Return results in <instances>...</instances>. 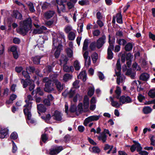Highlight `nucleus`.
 Returning a JSON list of instances; mask_svg holds the SVG:
<instances>
[{"mask_svg":"<svg viewBox=\"0 0 155 155\" xmlns=\"http://www.w3.org/2000/svg\"><path fill=\"white\" fill-rule=\"evenodd\" d=\"M63 69L64 71L66 72H72L74 70L73 66H71L69 67L66 65H63Z\"/></svg>","mask_w":155,"mask_h":155,"instance_id":"2eb2a0df","label":"nucleus"},{"mask_svg":"<svg viewBox=\"0 0 155 155\" xmlns=\"http://www.w3.org/2000/svg\"><path fill=\"white\" fill-rule=\"evenodd\" d=\"M87 140L89 143L93 145L96 146L97 145V143L94 141L90 137H88L87 138Z\"/></svg>","mask_w":155,"mask_h":155,"instance_id":"0e129e2a","label":"nucleus"},{"mask_svg":"<svg viewBox=\"0 0 155 155\" xmlns=\"http://www.w3.org/2000/svg\"><path fill=\"white\" fill-rule=\"evenodd\" d=\"M36 95L38 94L40 96H43L44 94V93L41 90V88L38 87L35 90Z\"/></svg>","mask_w":155,"mask_h":155,"instance_id":"a19ab883","label":"nucleus"},{"mask_svg":"<svg viewBox=\"0 0 155 155\" xmlns=\"http://www.w3.org/2000/svg\"><path fill=\"white\" fill-rule=\"evenodd\" d=\"M43 103L44 104L48 106H50L51 105L50 101L47 99H45L43 101Z\"/></svg>","mask_w":155,"mask_h":155,"instance_id":"69168bd1","label":"nucleus"},{"mask_svg":"<svg viewBox=\"0 0 155 155\" xmlns=\"http://www.w3.org/2000/svg\"><path fill=\"white\" fill-rule=\"evenodd\" d=\"M120 102L124 104L125 103H131L132 102V100L129 96L126 97L125 95H122L120 97Z\"/></svg>","mask_w":155,"mask_h":155,"instance_id":"9d476101","label":"nucleus"},{"mask_svg":"<svg viewBox=\"0 0 155 155\" xmlns=\"http://www.w3.org/2000/svg\"><path fill=\"white\" fill-rule=\"evenodd\" d=\"M12 152L13 153H15L17 150V147L16 146L14 142L13 141H12Z\"/></svg>","mask_w":155,"mask_h":155,"instance_id":"603ef678","label":"nucleus"},{"mask_svg":"<svg viewBox=\"0 0 155 155\" xmlns=\"http://www.w3.org/2000/svg\"><path fill=\"white\" fill-rule=\"evenodd\" d=\"M78 4L81 6L87 5L89 4V2L88 0H82L79 1Z\"/></svg>","mask_w":155,"mask_h":155,"instance_id":"4c0bfd02","label":"nucleus"},{"mask_svg":"<svg viewBox=\"0 0 155 155\" xmlns=\"http://www.w3.org/2000/svg\"><path fill=\"white\" fill-rule=\"evenodd\" d=\"M20 27L18 32L20 34L25 36L29 31L31 30L32 27V20L30 17L27 18L22 22H20Z\"/></svg>","mask_w":155,"mask_h":155,"instance_id":"f257e3e1","label":"nucleus"},{"mask_svg":"<svg viewBox=\"0 0 155 155\" xmlns=\"http://www.w3.org/2000/svg\"><path fill=\"white\" fill-rule=\"evenodd\" d=\"M107 136L104 133H101V135L98 137V139L99 140H102L103 143L106 142Z\"/></svg>","mask_w":155,"mask_h":155,"instance_id":"aec40b11","label":"nucleus"},{"mask_svg":"<svg viewBox=\"0 0 155 155\" xmlns=\"http://www.w3.org/2000/svg\"><path fill=\"white\" fill-rule=\"evenodd\" d=\"M110 98L111 102V104L112 106L117 108L120 107V104L117 101H114L113 98L111 97H110ZM120 105L121 104H120Z\"/></svg>","mask_w":155,"mask_h":155,"instance_id":"412c9836","label":"nucleus"},{"mask_svg":"<svg viewBox=\"0 0 155 155\" xmlns=\"http://www.w3.org/2000/svg\"><path fill=\"white\" fill-rule=\"evenodd\" d=\"M24 107H25L23 109V112L24 114L27 117V119L28 120H30L31 119V114L30 110L31 107V105L29 106V103H27L24 106Z\"/></svg>","mask_w":155,"mask_h":155,"instance_id":"20e7f679","label":"nucleus"},{"mask_svg":"<svg viewBox=\"0 0 155 155\" xmlns=\"http://www.w3.org/2000/svg\"><path fill=\"white\" fill-rule=\"evenodd\" d=\"M37 106L38 111L41 113H45L46 112L47 108L43 104H38Z\"/></svg>","mask_w":155,"mask_h":155,"instance_id":"dca6fc26","label":"nucleus"},{"mask_svg":"<svg viewBox=\"0 0 155 155\" xmlns=\"http://www.w3.org/2000/svg\"><path fill=\"white\" fill-rule=\"evenodd\" d=\"M117 18V22L119 24H122V17L121 13H118L116 16Z\"/></svg>","mask_w":155,"mask_h":155,"instance_id":"5701e85b","label":"nucleus"},{"mask_svg":"<svg viewBox=\"0 0 155 155\" xmlns=\"http://www.w3.org/2000/svg\"><path fill=\"white\" fill-rule=\"evenodd\" d=\"M145 98L144 96H143L141 94H138L137 96V99L139 102H141L143 101Z\"/></svg>","mask_w":155,"mask_h":155,"instance_id":"4d7b16f0","label":"nucleus"},{"mask_svg":"<svg viewBox=\"0 0 155 155\" xmlns=\"http://www.w3.org/2000/svg\"><path fill=\"white\" fill-rule=\"evenodd\" d=\"M53 84L51 80H49L48 82L45 83V87L44 88V91L48 93H51L52 91L54 90V88L52 87L53 86Z\"/></svg>","mask_w":155,"mask_h":155,"instance_id":"0eeeda50","label":"nucleus"},{"mask_svg":"<svg viewBox=\"0 0 155 155\" xmlns=\"http://www.w3.org/2000/svg\"><path fill=\"white\" fill-rule=\"evenodd\" d=\"M111 36L110 35H108V43L109 44V46L108 48L107 49L113 50L114 48V42H112V41L110 39Z\"/></svg>","mask_w":155,"mask_h":155,"instance_id":"6ab92c4d","label":"nucleus"},{"mask_svg":"<svg viewBox=\"0 0 155 155\" xmlns=\"http://www.w3.org/2000/svg\"><path fill=\"white\" fill-rule=\"evenodd\" d=\"M126 58L127 61L131 60V59L133 58V56L130 53H129L126 55Z\"/></svg>","mask_w":155,"mask_h":155,"instance_id":"5fc2aeb1","label":"nucleus"},{"mask_svg":"<svg viewBox=\"0 0 155 155\" xmlns=\"http://www.w3.org/2000/svg\"><path fill=\"white\" fill-rule=\"evenodd\" d=\"M91 58L93 61H95L96 62L98 58L97 53L96 52H94L92 55Z\"/></svg>","mask_w":155,"mask_h":155,"instance_id":"de8ad7c7","label":"nucleus"},{"mask_svg":"<svg viewBox=\"0 0 155 155\" xmlns=\"http://www.w3.org/2000/svg\"><path fill=\"white\" fill-rule=\"evenodd\" d=\"M74 66L75 69L76 71L79 70L80 68V66L79 65V64L78 61L76 60L74 63Z\"/></svg>","mask_w":155,"mask_h":155,"instance_id":"58836bf2","label":"nucleus"},{"mask_svg":"<svg viewBox=\"0 0 155 155\" xmlns=\"http://www.w3.org/2000/svg\"><path fill=\"white\" fill-rule=\"evenodd\" d=\"M63 149L62 146H52L49 149V154L50 155H56L59 153Z\"/></svg>","mask_w":155,"mask_h":155,"instance_id":"7ed1b4c3","label":"nucleus"},{"mask_svg":"<svg viewBox=\"0 0 155 155\" xmlns=\"http://www.w3.org/2000/svg\"><path fill=\"white\" fill-rule=\"evenodd\" d=\"M148 95L152 98H155V89L151 90L148 93Z\"/></svg>","mask_w":155,"mask_h":155,"instance_id":"e433bc0d","label":"nucleus"},{"mask_svg":"<svg viewBox=\"0 0 155 155\" xmlns=\"http://www.w3.org/2000/svg\"><path fill=\"white\" fill-rule=\"evenodd\" d=\"M12 16L13 18L20 20H21L22 18L21 14L17 10L13 11L12 14Z\"/></svg>","mask_w":155,"mask_h":155,"instance_id":"9b49d317","label":"nucleus"},{"mask_svg":"<svg viewBox=\"0 0 155 155\" xmlns=\"http://www.w3.org/2000/svg\"><path fill=\"white\" fill-rule=\"evenodd\" d=\"M112 50L107 49V59L109 60L112 59L113 57L114 54L112 51Z\"/></svg>","mask_w":155,"mask_h":155,"instance_id":"7c9ffc66","label":"nucleus"},{"mask_svg":"<svg viewBox=\"0 0 155 155\" xmlns=\"http://www.w3.org/2000/svg\"><path fill=\"white\" fill-rule=\"evenodd\" d=\"M62 114L58 110L54 111L53 114L52 115V117H53V119L57 121H60L62 119Z\"/></svg>","mask_w":155,"mask_h":155,"instance_id":"1a4fd4ad","label":"nucleus"},{"mask_svg":"<svg viewBox=\"0 0 155 155\" xmlns=\"http://www.w3.org/2000/svg\"><path fill=\"white\" fill-rule=\"evenodd\" d=\"M96 44L95 41L92 42L90 44L89 46V48L90 49V52L92 51H94L96 50Z\"/></svg>","mask_w":155,"mask_h":155,"instance_id":"c756f323","label":"nucleus"},{"mask_svg":"<svg viewBox=\"0 0 155 155\" xmlns=\"http://www.w3.org/2000/svg\"><path fill=\"white\" fill-rule=\"evenodd\" d=\"M89 150L90 151L92 150V152L97 153H99L101 151L100 149L97 146H94L92 148L90 147Z\"/></svg>","mask_w":155,"mask_h":155,"instance_id":"393cba45","label":"nucleus"},{"mask_svg":"<svg viewBox=\"0 0 155 155\" xmlns=\"http://www.w3.org/2000/svg\"><path fill=\"white\" fill-rule=\"evenodd\" d=\"M71 78L72 76L68 73L65 74L63 77V79L65 81H67L68 80L71 79Z\"/></svg>","mask_w":155,"mask_h":155,"instance_id":"37998d69","label":"nucleus"},{"mask_svg":"<svg viewBox=\"0 0 155 155\" xmlns=\"http://www.w3.org/2000/svg\"><path fill=\"white\" fill-rule=\"evenodd\" d=\"M150 77V75L146 73L142 74L140 77V79L144 81H147Z\"/></svg>","mask_w":155,"mask_h":155,"instance_id":"f3484780","label":"nucleus"},{"mask_svg":"<svg viewBox=\"0 0 155 155\" xmlns=\"http://www.w3.org/2000/svg\"><path fill=\"white\" fill-rule=\"evenodd\" d=\"M22 74L24 76V77L27 78V79H29L30 77L29 74V73H28V71H23L22 72Z\"/></svg>","mask_w":155,"mask_h":155,"instance_id":"c03bdc74","label":"nucleus"},{"mask_svg":"<svg viewBox=\"0 0 155 155\" xmlns=\"http://www.w3.org/2000/svg\"><path fill=\"white\" fill-rule=\"evenodd\" d=\"M28 6L29 10L31 12H33L35 11L33 4L32 2H29L28 4Z\"/></svg>","mask_w":155,"mask_h":155,"instance_id":"72a5a7b5","label":"nucleus"},{"mask_svg":"<svg viewBox=\"0 0 155 155\" xmlns=\"http://www.w3.org/2000/svg\"><path fill=\"white\" fill-rule=\"evenodd\" d=\"M23 69V68L22 66L16 67L15 68V71L18 73H20Z\"/></svg>","mask_w":155,"mask_h":155,"instance_id":"bf43d9fd","label":"nucleus"},{"mask_svg":"<svg viewBox=\"0 0 155 155\" xmlns=\"http://www.w3.org/2000/svg\"><path fill=\"white\" fill-rule=\"evenodd\" d=\"M78 110L79 111V114H81L83 111L82 104V103H80L78 105Z\"/></svg>","mask_w":155,"mask_h":155,"instance_id":"e2e57ef3","label":"nucleus"},{"mask_svg":"<svg viewBox=\"0 0 155 155\" xmlns=\"http://www.w3.org/2000/svg\"><path fill=\"white\" fill-rule=\"evenodd\" d=\"M75 37V35L73 31H71L69 33L68 35V38L69 40L73 41L74 40Z\"/></svg>","mask_w":155,"mask_h":155,"instance_id":"2f4dec72","label":"nucleus"},{"mask_svg":"<svg viewBox=\"0 0 155 155\" xmlns=\"http://www.w3.org/2000/svg\"><path fill=\"white\" fill-rule=\"evenodd\" d=\"M143 110L144 114H147L152 111V109L149 106H146L143 108Z\"/></svg>","mask_w":155,"mask_h":155,"instance_id":"cd10ccee","label":"nucleus"},{"mask_svg":"<svg viewBox=\"0 0 155 155\" xmlns=\"http://www.w3.org/2000/svg\"><path fill=\"white\" fill-rule=\"evenodd\" d=\"M54 13V11L49 10L45 13L44 17L46 19H49L53 17Z\"/></svg>","mask_w":155,"mask_h":155,"instance_id":"4468645a","label":"nucleus"},{"mask_svg":"<svg viewBox=\"0 0 155 155\" xmlns=\"http://www.w3.org/2000/svg\"><path fill=\"white\" fill-rule=\"evenodd\" d=\"M116 66L117 70H121V65L119 59H118L117 61Z\"/></svg>","mask_w":155,"mask_h":155,"instance_id":"13d9d810","label":"nucleus"},{"mask_svg":"<svg viewBox=\"0 0 155 155\" xmlns=\"http://www.w3.org/2000/svg\"><path fill=\"white\" fill-rule=\"evenodd\" d=\"M101 130V127H99L97 128L96 130L94 128H92L91 130V132H93L94 134H95L96 133H97V134H99L100 133Z\"/></svg>","mask_w":155,"mask_h":155,"instance_id":"79ce46f5","label":"nucleus"},{"mask_svg":"<svg viewBox=\"0 0 155 155\" xmlns=\"http://www.w3.org/2000/svg\"><path fill=\"white\" fill-rule=\"evenodd\" d=\"M48 139V137L46 134H44L41 135V140L43 143H45Z\"/></svg>","mask_w":155,"mask_h":155,"instance_id":"473e14b6","label":"nucleus"},{"mask_svg":"<svg viewBox=\"0 0 155 155\" xmlns=\"http://www.w3.org/2000/svg\"><path fill=\"white\" fill-rule=\"evenodd\" d=\"M68 60V59L66 57H65V58L63 60L60 59V64L61 65L63 64V65H66L67 64V62Z\"/></svg>","mask_w":155,"mask_h":155,"instance_id":"a18cd8bd","label":"nucleus"},{"mask_svg":"<svg viewBox=\"0 0 155 155\" xmlns=\"http://www.w3.org/2000/svg\"><path fill=\"white\" fill-rule=\"evenodd\" d=\"M9 90L8 88H6L4 89V91L3 93V94L2 95L1 94V91L0 90V96L3 97L4 95L6 94V96H7L8 95Z\"/></svg>","mask_w":155,"mask_h":155,"instance_id":"09e8293b","label":"nucleus"},{"mask_svg":"<svg viewBox=\"0 0 155 155\" xmlns=\"http://www.w3.org/2000/svg\"><path fill=\"white\" fill-rule=\"evenodd\" d=\"M18 137V135L16 132L14 131L11 134L10 138L12 139L15 140L17 139Z\"/></svg>","mask_w":155,"mask_h":155,"instance_id":"f704fd0d","label":"nucleus"},{"mask_svg":"<svg viewBox=\"0 0 155 155\" xmlns=\"http://www.w3.org/2000/svg\"><path fill=\"white\" fill-rule=\"evenodd\" d=\"M54 83L57 90L59 92H61L63 89V87L61 85V82L58 81V80H56L54 81Z\"/></svg>","mask_w":155,"mask_h":155,"instance_id":"a211bd4d","label":"nucleus"},{"mask_svg":"<svg viewBox=\"0 0 155 155\" xmlns=\"http://www.w3.org/2000/svg\"><path fill=\"white\" fill-rule=\"evenodd\" d=\"M88 54L89 52L88 51H85L84 52V54H83V56L84 59L85 63H86V61H87V59L88 57Z\"/></svg>","mask_w":155,"mask_h":155,"instance_id":"6e6d98bb","label":"nucleus"},{"mask_svg":"<svg viewBox=\"0 0 155 155\" xmlns=\"http://www.w3.org/2000/svg\"><path fill=\"white\" fill-rule=\"evenodd\" d=\"M100 115H93L89 116L86 118V120L87 123H89L90 122L96 121L98 120L100 117Z\"/></svg>","mask_w":155,"mask_h":155,"instance_id":"f8f14e48","label":"nucleus"},{"mask_svg":"<svg viewBox=\"0 0 155 155\" xmlns=\"http://www.w3.org/2000/svg\"><path fill=\"white\" fill-rule=\"evenodd\" d=\"M9 129L7 128H3L1 127L0 130V138H7L8 137Z\"/></svg>","mask_w":155,"mask_h":155,"instance_id":"6e6552de","label":"nucleus"},{"mask_svg":"<svg viewBox=\"0 0 155 155\" xmlns=\"http://www.w3.org/2000/svg\"><path fill=\"white\" fill-rule=\"evenodd\" d=\"M77 107L75 105L73 104L71 105L70 109L69 111L71 113H74L76 111Z\"/></svg>","mask_w":155,"mask_h":155,"instance_id":"49530a36","label":"nucleus"},{"mask_svg":"<svg viewBox=\"0 0 155 155\" xmlns=\"http://www.w3.org/2000/svg\"><path fill=\"white\" fill-rule=\"evenodd\" d=\"M52 68L50 65H48L45 68L46 72L48 73H50L52 71Z\"/></svg>","mask_w":155,"mask_h":155,"instance_id":"864d4df0","label":"nucleus"},{"mask_svg":"<svg viewBox=\"0 0 155 155\" xmlns=\"http://www.w3.org/2000/svg\"><path fill=\"white\" fill-rule=\"evenodd\" d=\"M26 80H27V81L24 80L22 79V81H21V83H22V81H23V85L24 88L26 87L28 85V84H31V81L30 79H26Z\"/></svg>","mask_w":155,"mask_h":155,"instance_id":"c85d7f7f","label":"nucleus"},{"mask_svg":"<svg viewBox=\"0 0 155 155\" xmlns=\"http://www.w3.org/2000/svg\"><path fill=\"white\" fill-rule=\"evenodd\" d=\"M43 31L41 30L40 28L38 29H35L33 31V33L34 34H42Z\"/></svg>","mask_w":155,"mask_h":155,"instance_id":"8fccbe9b","label":"nucleus"},{"mask_svg":"<svg viewBox=\"0 0 155 155\" xmlns=\"http://www.w3.org/2000/svg\"><path fill=\"white\" fill-rule=\"evenodd\" d=\"M94 87H90L87 93V94L89 96L91 97L94 94Z\"/></svg>","mask_w":155,"mask_h":155,"instance_id":"ea45409f","label":"nucleus"},{"mask_svg":"<svg viewBox=\"0 0 155 155\" xmlns=\"http://www.w3.org/2000/svg\"><path fill=\"white\" fill-rule=\"evenodd\" d=\"M149 38L152 39L153 41H155V35L152 34L151 32H150L149 33Z\"/></svg>","mask_w":155,"mask_h":155,"instance_id":"774afa93","label":"nucleus"},{"mask_svg":"<svg viewBox=\"0 0 155 155\" xmlns=\"http://www.w3.org/2000/svg\"><path fill=\"white\" fill-rule=\"evenodd\" d=\"M103 16L100 12H97L96 13V17L98 20L102 19Z\"/></svg>","mask_w":155,"mask_h":155,"instance_id":"338daca9","label":"nucleus"},{"mask_svg":"<svg viewBox=\"0 0 155 155\" xmlns=\"http://www.w3.org/2000/svg\"><path fill=\"white\" fill-rule=\"evenodd\" d=\"M40 71L38 68H35V73L38 76H39L40 77H43V75L41 74H40Z\"/></svg>","mask_w":155,"mask_h":155,"instance_id":"052dcab7","label":"nucleus"},{"mask_svg":"<svg viewBox=\"0 0 155 155\" xmlns=\"http://www.w3.org/2000/svg\"><path fill=\"white\" fill-rule=\"evenodd\" d=\"M75 93V90H73L71 89L68 92L67 94L69 96V98H72Z\"/></svg>","mask_w":155,"mask_h":155,"instance_id":"c9c22d12","label":"nucleus"},{"mask_svg":"<svg viewBox=\"0 0 155 155\" xmlns=\"http://www.w3.org/2000/svg\"><path fill=\"white\" fill-rule=\"evenodd\" d=\"M68 57L70 58H71L73 55V51L70 48L68 47L65 50Z\"/></svg>","mask_w":155,"mask_h":155,"instance_id":"a878e982","label":"nucleus"},{"mask_svg":"<svg viewBox=\"0 0 155 155\" xmlns=\"http://www.w3.org/2000/svg\"><path fill=\"white\" fill-rule=\"evenodd\" d=\"M117 43L119 45H116L115 47L114 51L115 52H119L120 48V45H122L124 46L127 43V41L124 39H117Z\"/></svg>","mask_w":155,"mask_h":155,"instance_id":"39448f33","label":"nucleus"},{"mask_svg":"<svg viewBox=\"0 0 155 155\" xmlns=\"http://www.w3.org/2000/svg\"><path fill=\"white\" fill-rule=\"evenodd\" d=\"M26 70L30 74L34 73H35V68L34 66H30L28 67H26Z\"/></svg>","mask_w":155,"mask_h":155,"instance_id":"bb28decb","label":"nucleus"},{"mask_svg":"<svg viewBox=\"0 0 155 155\" xmlns=\"http://www.w3.org/2000/svg\"><path fill=\"white\" fill-rule=\"evenodd\" d=\"M133 47L132 44L130 42H128L125 45L124 49L126 51H129L132 50Z\"/></svg>","mask_w":155,"mask_h":155,"instance_id":"b1692460","label":"nucleus"},{"mask_svg":"<svg viewBox=\"0 0 155 155\" xmlns=\"http://www.w3.org/2000/svg\"><path fill=\"white\" fill-rule=\"evenodd\" d=\"M13 43L15 44H18L20 42V40L18 38H14L13 40Z\"/></svg>","mask_w":155,"mask_h":155,"instance_id":"680f3d73","label":"nucleus"},{"mask_svg":"<svg viewBox=\"0 0 155 155\" xmlns=\"http://www.w3.org/2000/svg\"><path fill=\"white\" fill-rule=\"evenodd\" d=\"M5 46L4 44L0 45V55L3 54L4 52Z\"/></svg>","mask_w":155,"mask_h":155,"instance_id":"3c124183","label":"nucleus"},{"mask_svg":"<svg viewBox=\"0 0 155 155\" xmlns=\"http://www.w3.org/2000/svg\"><path fill=\"white\" fill-rule=\"evenodd\" d=\"M54 40L53 41V44L52 46H53V49H56V50L54 54V56L56 58H58L59 57L61 51L63 50V46L62 45V43L60 42L59 43L58 46H54Z\"/></svg>","mask_w":155,"mask_h":155,"instance_id":"f03ea898","label":"nucleus"},{"mask_svg":"<svg viewBox=\"0 0 155 155\" xmlns=\"http://www.w3.org/2000/svg\"><path fill=\"white\" fill-rule=\"evenodd\" d=\"M41 58V56L37 55L32 57L31 58V60L33 61L34 64L38 65L40 64Z\"/></svg>","mask_w":155,"mask_h":155,"instance_id":"ddd939ff","label":"nucleus"},{"mask_svg":"<svg viewBox=\"0 0 155 155\" xmlns=\"http://www.w3.org/2000/svg\"><path fill=\"white\" fill-rule=\"evenodd\" d=\"M133 142L134 144H136V150L138 152V153H139L142 149V147L141 146L140 144L138 141L135 140H133Z\"/></svg>","mask_w":155,"mask_h":155,"instance_id":"4be33fe9","label":"nucleus"},{"mask_svg":"<svg viewBox=\"0 0 155 155\" xmlns=\"http://www.w3.org/2000/svg\"><path fill=\"white\" fill-rule=\"evenodd\" d=\"M106 37L104 35H102L101 37L98 38L97 41L96 47L97 48L99 49L101 48L105 44L106 42Z\"/></svg>","mask_w":155,"mask_h":155,"instance_id":"423d86ee","label":"nucleus"}]
</instances>
